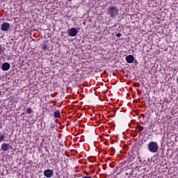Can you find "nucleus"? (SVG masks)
Here are the masks:
<instances>
[{"instance_id": "8", "label": "nucleus", "mask_w": 178, "mask_h": 178, "mask_svg": "<svg viewBox=\"0 0 178 178\" xmlns=\"http://www.w3.org/2000/svg\"><path fill=\"white\" fill-rule=\"evenodd\" d=\"M9 148H10L9 144L3 143L1 145V149L4 152H6V151H9Z\"/></svg>"}, {"instance_id": "2", "label": "nucleus", "mask_w": 178, "mask_h": 178, "mask_svg": "<svg viewBox=\"0 0 178 178\" xmlns=\"http://www.w3.org/2000/svg\"><path fill=\"white\" fill-rule=\"evenodd\" d=\"M107 15H108L109 16H111V17L113 19L115 16H118V15H119V10L117 7L110 6L107 9Z\"/></svg>"}, {"instance_id": "12", "label": "nucleus", "mask_w": 178, "mask_h": 178, "mask_svg": "<svg viewBox=\"0 0 178 178\" xmlns=\"http://www.w3.org/2000/svg\"><path fill=\"white\" fill-rule=\"evenodd\" d=\"M42 48L43 51H47V49H48V46L44 44H42Z\"/></svg>"}, {"instance_id": "9", "label": "nucleus", "mask_w": 178, "mask_h": 178, "mask_svg": "<svg viewBox=\"0 0 178 178\" xmlns=\"http://www.w3.org/2000/svg\"><path fill=\"white\" fill-rule=\"evenodd\" d=\"M54 118H55V119L60 118V111H56L54 113Z\"/></svg>"}, {"instance_id": "11", "label": "nucleus", "mask_w": 178, "mask_h": 178, "mask_svg": "<svg viewBox=\"0 0 178 178\" xmlns=\"http://www.w3.org/2000/svg\"><path fill=\"white\" fill-rule=\"evenodd\" d=\"M26 113H28L29 115L33 113V108H30V107L26 109Z\"/></svg>"}, {"instance_id": "18", "label": "nucleus", "mask_w": 178, "mask_h": 178, "mask_svg": "<svg viewBox=\"0 0 178 178\" xmlns=\"http://www.w3.org/2000/svg\"><path fill=\"white\" fill-rule=\"evenodd\" d=\"M111 152H115V149L114 148H111Z\"/></svg>"}, {"instance_id": "21", "label": "nucleus", "mask_w": 178, "mask_h": 178, "mask_svg": "<svg viewBox=\"0 0 178 178\" xmlns=\"http://www.w3.org/2000/svg\"><path fill=\"white\" fill-rule=\"evenodd\" d=\"M53 102H56L55 101H54Z\"/></svg>"}, {"instance_id": "6", "label": "nucleus", "mask_w": 178, "mask_h": 178, "mask_svg": "<svg viewBox=\"0 0 178 178\" xmlns=\"http://www.w3.org/2000/svg\"><path fill=\"white\" fill-rule=\"evenodd\" d=\"M1 69L3 70V72H6L7 70H9L10 69V64L9 63H4L1 65Z\"/></svg>"}, {"instance_id": "7", "label": "nucleus", "mask_w": 178, "mask_h": 178, "mask_svg": "<svg viewBox=\"0 0 178 178\" xmlns=\"http://www.w3.org/2000/svg\"><path fill=\"white\" fill-rule=\"evenodd\" d=\"M125 60L127 63H133V62H134V56L129 55L126 57Z\"/></svg>"}, {"instance_id": "14", "label": "nucleus", "mask_w": 178, "mask_h": 178, "mask_svg": "<svg viewBox=\"0 0 178 178\" xmlns=\"http://www.w3.org/2000/svg\"><path fill=\"white\" fill-rule=\"evenodd\" d=\"M138 129H139V131H143V130H144V127L141 126H139Z\"/></svg>"}, {"instance_id": "15", "label": "nucleus", "mask_w": 178, "mask_h": 178, "mask_svg": "<svg viewBox=\"0 0 178 178\" xmlns=\"http://www.w3.org/2000/svg\"><path fill=\"white\" fill-rule=\"evenodd\" d=\"M75 177H81V174L74 175Z\"/></svg>"}, {"instance_id": "13", "label": "nucleus", "mask_w": 178, "mask_h": 178, "mask_svg": "<svg viewBox=\"0 0 178 178\" xmlns=\"http://www.w3.org/2000/svg\"><path fill=\"white\" fill-rule=\"evenodd\" d=\"M3 52V49L2 48V46L0 45V55H2Z\"/></svg>"}, {"instance_id": "16", "label": "nucleus", "mask_w": 178, "mask_h": 178, "mask_svg": "<svg viewBox=\"0 0 178 178\" xmlns=\"http://www.w3.org/2000/svg\"><path fill=\"white\" fill-rule=\"evenodd\" d=\"M116 35L118 38L122 37V34H120V33H118Z\"/></svg>"}, {"instance_id": "3", "label": "nucleus", "mask_w": 178, "mask_h": 178, "mask_svg": "<svg viewBox=\"0 0 178 178\" xmlns=\"http://www.w3.org/2000/svg\"><path fill=\"white\" fill-rule=\"evenodd\" d=\"M44 176L47 178H51L54 176V170L47 169L44 170Z\"/></svg>"}, {"instance_id": "17", "label": "nucleus", "mask_w": 178, "mask_h": 178, "mask_svg": "<svg viewBox=\"0 0 178 178\" xmlns=\"http://www.w3.org/2000/svg\"><path fill=\"white\" fill-rule=\"evenodd\" d=\"M84 173H86V176H90V173L87 172H84Z\"/></svg>"}, {"instance_id": "1", "label": "nucleus", "mask_w": 178, "mask_h": 178, "mask_svg": "<svg viewBox=\"0 0 178 178\" xmlns=\"http://www.w3.org/2000/svg\"><path fill=\"white\" fill-rule=\"evenodd\" d=\"M147 149L149 152L155 154L158 152V149H159V145H158V143L151 141L147 145Z\"/></svg>"}, {"instance_id": "19", "label": "nucleus", "mask_w": 178, "mask_h": 178, "mask_svg": "<svg viewBox=\"0 0 178 178\" xmlns=\"http://www.w3.org/2000/svg\"><path fill=\"white\" fill-rule=\"evenodd\" d=\"M51 129H54V127H55V126H52V124H51Z\"/></svg>"}, {"instance_id": "10", "label": "nucleus", "mask_w": 178, "mask_h": 178, "mask_svg": "<svg viewBox=\"0 0 178 178\" xmlns=\"http://www.w3.org/2000/svg\"><path fill=\"white\" fill-rule=\"evenodd\" d=\"M5 141V134L0 133V143Z\"/></svg>"}, {"instance_id": "5", "label": "nucleus", "mask_w": 178, "mask_h": 178, "mask_svg": "<svg viewBox=\"0 0 178 178\" xmlns=\"http://www.w3.org/2000/svg\"><path fill=\"white\" fill-rule=\"evenodd\" d=\"M77 33H79V31H77L76 28H72L69 31V35L70 37H76V35H77Z\"/></svg>"}, {"instance_id": "20", "label": "nucleus", "mask_w": 178, "mask_h": 178, "mask_svg": "<svg viewBox=\"0 0 178 178\" xmlns=\"http://www.w3.org/2000/svg\"><path fill=\"white\" fill-rule=\"evenodd\" d=\"M51 97H54V95H51Z\"/></svg>"}, {"instance_id": "4", "label": "nucleus", "mask_w": 178, "mask_h": 178, "mask_svg": "<svg viewBox=\"0 0 178 178\" xmlns=\"http://www.w3.org/2000/svg\"><path fill=\"white\" fill-rule=\"evenodd\" d=\"M9 29H10V24H9L8 22H3L1 24V31H8V30H9Z\"/></svg>"}]
</instances>
